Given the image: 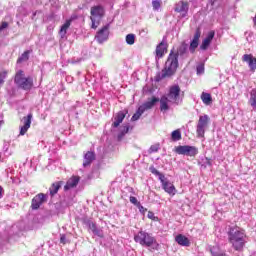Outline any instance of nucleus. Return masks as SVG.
Returning a JSON list of instances; mask_svg holds the SVG:
<instances>
[{
	"mask_svg": "<svg viewBox=\"0 0 256 256\" xmlns=\"http://www.w3.org/2000/svg\"><path fill=\"white\" fill-rule=\"evenodd\" d=\"M63 185V181L54 182L51 187L49 188L50 195L53 197L54 195H57L59 192V189H61V186Z\"/></svg>",
	"mask_w": 256,
	"mask_h": 256,
	"instance_id": "25",
	"label": "nucleus"
},
{
	"mask_svg": "<svg viewBox=\"0 0 256 256\" xmlns=\"http://www.w3.org/2000/svg\"><path fill=\"white\" fill-rule=\"evenodd\" d=\"M69 27H71V20H67L61 27L60 29V35L61 37H65V35H67V29H69Z\"/></svg>",
	"mask_w": 256,
	"mask_h": 256,
	"instance_id": "27",
	"label": "nucleus"
},
{
	"mask_svg": "<svg viewBox=\"0 0 256 256\" xmlns=\"http://www.w3.org/2000/svg\"><path fill=\"white\" fill-rule=\"evenodd\" d=\"M179 67V59H177V54L170 52L167 61L165 63L164 68L161 72H159L156 77L155 81L159 82L162 79H167V77H173L175 73H177V69Z\"/></svg>",
	"mask_w": 256,
	"mask_h": 256,
	"instance_id": "2",
	"label": "nucleus"
},
{
	"mask_svg": "<svg viewBox=\"0 0 256 256\" xmlns=\"http://www.w3.org/2000/svg\"><path fill=\"white\" fill-rule=\"evenodd\" d=\"M155 214L153 212H148V219H153Z\"/></svg>",
	"mask_w": 256,
	"mask_h": 256,
	"instance_id": "46",
	"label": "nucleus"
},
{
	"mask_svg": "<svg viewBox=\"0 0 256 256\" xmlns=\"http://www.w3.org/2000/svg\"><path fill=\"white\" fill-rule=\"evenodd\" d=\"M199 39H201V29L197 28L189 46L190 53H195V49L199 47Z\"/></svg>",
	"mask_w": 256,
	"mask_h": 256,
	"instance_id": "14",
	"label": "nucleus"
},
{
	"mask_svg": "<svg viewBox=\"0 0 256 256\" xmlns=\"http://www.w3.org/2000/svg\"><path fill=\"white\" fill-rule=\"evenodd\" d=\"M174 11L180 13L182 17H187V13H189V2L183 0L179 1L176 3Z\"/></svg>",
	"mask_w": 256,
	"mask_h": 256,
	"instance_id": "11",
	"label": "nucleus"
},
{
	"mask_svg": "<svg viewBox=\"0 0 256 256\" xmlns=\"http://www.w3.org/2000/svg\"><path fill=\"white\" fill-rule=\"evenodd\" d=\"M153 175H157V177L159 178V181H161V177H165V175H163V173L159 172V170L153 168L152 171Z\"/></svg>",
	"mask_w": 256,
	"mask_h": 256,
	"instance_id": "38",
	"label": "nucleus"
},
{
	"mask_svg": "<svg viewBox=\"0 0 256 256\" xmlns=\"http://www.w3.org/2000/svg\"><path fill=\"white\" fill-rule=\"evenodd\" d=\"M155 103H159V98L152 97L151 100H148L140 106V111L146 112L149 111V109H153V107H155Z\"/></svg>",
	"mask_w": 256,
	"mask_h": 256,
	"instance_id": "18",
	"label": "nucleus"
},
{
	"mask_svg": "<svg viewBox=\"0 0 256 256\" xmlns=\"http://www.w3.org/2000/svg\"><path fill=\"white\" fill-rule=\"evenodd\" d=\"M3 198V187L0 186V199Z\"/></svg>",
	"mask_w": 256,
	"mask_h": 256,
	"instance_id": "47",
	"label": "nucleus"
},
{
	"mask_svg": "<svg viewBox=\"0 0 256 256\" xmlns=\"http://www.w3.org/2000/svg\"><path fill=\"white\" fill-rule=\"evenodd\" d=\"M134 241L139 243V245H142V247H151L155 251L159 249V243H157L155 237L145 231L138 232L134 236Z\"/></svg>",
	"mask_w": 256,
	"mask_h": 256,
	"instance_id": "4",
	"label": "nucleus"
},
{
	"mask_svg": "<svg viewBox=\"0 0 256 256\" xmlns=\"http://www.w3.org/2000/svg\"><path fill=\"white\" fill-rule=\"evenodd\" d=\"M95 41L103 45L109 39V24L103 26L95 35Z\"/></svg>",
	"mask_w": 256,
	"mask_h": 256,
	"instance_id": "9",
	"label": "nucleus"
},
{
	"mask_svg": "<svg viewBox=\"0 0 256 256\" xmlns=\"http://www.w3.org/2000/svg\"><path fill=\"white\" fill-rule=\"evenodd\" d=\"M167 42H165V39L157 45L156 47V59H162V57L167 53Z\"/></svg>",
	"mask_w": 256,
	"mask_h": 256,
	"instance_id": "15",
	"label": "nucleus"
},
{
	"mask_svg": "<svg viewBox=\"0 0 256 256\" xmlns=\"http://www.w3.org/2000/svg\"><path fill=\"white\" fill-rule=\"evenodd\" d=\"M209 123H211V118L209 117V115L204 114L202 116H199V120L196 126V133L198 137H205V131H207Z\"/></svg>",
	"mask_w": 256,
	"mask_h": 256,
	"instance_id": "7",
	"label": "nucleus"
},
{
	"mask_svg": "<svg viewBox=\"0 0 256 256\" xmlns=\"http://www.w3.org/2000/svg\"><path fill=\"white\" fill-rule=\"evenodd\" d=\"M60 243H62L63 245H65L67 243V238L65 237V235H61Z\"/></svg>",
	"mask_w": 256,
	"mask_h": 256,
	"instance_id": "43",
	"label": "nucleus"
},
{
	"mask_svg": "<svg viewBox=\"0 0 256 256\" xmlns=\"http://www.w3.org/2000/svg\"><path fill=\"white\" fill-rule=\"evenodd\" d=\"M126 133H129V126L124 127V130L118 135L119 139H121V137H123V135Z\"/></svg>",
	"mask_w": 256,
	"mask_h": 256,
	"instance_id": "41",
	"label": "nucleus"
},
{
	"mask_svg": "<svg viewBox=\"0 0 256 256\" xmlns=\"http://www.w3.org/2000/svg\"><path fill=\"white\" fill-rule=\"evenodd\" d=\"M171 140L172 141H181V130L180 129L174 130L171 133Z\"/></svg>",
	"mask_w": 256,
	"mask_h": 256,
	"instance_id": "29",
	"label": "nucleus"
},
{
	"mask_svg": "<svg viewBox=\"0 0 256 256\" xmlns=\"http://www.w3.org/2000/svg\"><path fill=\"white\" fill-rule=\"evenodd\" d=\"M215 37V31L208 32L206 38V41H209L210 43L213 41V38Z\"/></svg>",
	"mask_w": 256,
	"mask_h": 256,
	"instance_id": "37",
	"label": "nucleus"
},
{
	"mask_svg": "<svg viewBox=\"0 0 256 256\" xmlns=\"http://www.w3.org/2000/svg\"><path fill=\"white\" fill-rule=\"evenodd\" d=\"M160 147H159V144H154L152 145L149 150H148V153H157V151H159Z\"/></svg>",
	"mask_w": 256,
	"mask_h": 256,
	"instance_id": "36",
	"label": "nucleus"
},
{
	"mask_svg": "<svg viewBox=\"0 0 256 256\" xmlns=\"http://www.w3.org/2000/svg\"><path fill=\"white\" fill-rule=\"evenodd\" d=\"M126 43L127 45H135V34H127Z\"/></svg>",
	"mask_w": 256,
	"mask_h": 256,
	"instance_id": "32",
	"label": "nucleus"
},
{
	"mask_svg": "<svg viewBox=\"0 0 256 256\" xmlns=\"http://www.w3.org/2000/svg\"><path fill=\"white\" fill-rule=\"evenodd\" d=\"M152 7L154 11H159V9H161V0H153Z\"/></svg>",
	"mask_w": 256,
	"mask_h": 256,
	"instance_id": "34",
	"label": "nucleus"
},
{
	"mask_svg": "<svg viewBox=\"0 0 256 256\" xmlns=\"http://www.w3.org/2000/svg\"><path fill=\"white\" fill-rule=\"evenodd\" d=\"M242 60L245 63H248V67H250L251 71H255L256 70V58L253 57V55L251 54H244L242 57Z\"/></svg>",
	"mask_w": 256,
	"mask_h": 256,
	"instance_id": "17",
	"label": "nucleus"
},
{
	"mask_svg": "<svg viewBox=\"0 0 256 256\" xmlns=\"http://www.w3.org/2000/svg\"><path fill=\"white\" fill-rule=\"evenodd\" d=\"M174 151L177 155H186V157H195V155L199 153V149H197V147L189 145L176 146Z\"/></svg>",
	"mask_w": 256,
	"mask_h": 256,
	"instance_id": "8",
	"label": "nucleus"
},
{
	"mask_svg": "<svg viewBox=\"0 0 256 256\" xmlns=\"http://www.w3.org/2000/svg\"><path fill=\"white\" fill-rule=\"evenodd\" d=\"M197 75H203L205 73V66L203 64H199L196 68Z\"/></svg>",
	"mask_w": 256,
	"mask_h": 256,
	"instance_id": "35",
	"label": "nucleus"
},
{
	"mask_svg": "<svg viewBox=\"0 0 256 256\" xmlns=\"http://www.w3.org/2000/svg\"><path fill=\"white\" fill-rule=\"evenodd\" d=\"M6 78H7V72H1L0 73V85H3L5 83Z\"/></svg>",
	"mask_w": 256,
	"mask_h": 256,
	"instance_id": "39",
	"label": "nucleus"
},
{
	"mask_svg": "<svg viewBox=\"0 0 256 256\" xmlns=\"http://www.w3.org/2000/svg\"><path fill=\"white\" fill-rule=\"evenodd\" d=\"M228 240L235 251H243V247H245V243H247L245 230L237 226L231 227L228 231Z\"/></svg>",
	"mask_w": 256,
	"mask_h": 256,
	"instance_id": "3",
	"label": "nucleus"
},
{
	"mask_svg": "<svg viewBox=\"0 0 256 256\" xmlns=\"http://www.w3.org/2000/svg\"><path fill=\"white\" fill-rule=\"evenodd\" d=\"M209 45H211V42L209 40H207V39H204L202 41L200 49H202V51H207V49H209Z\"/></svg>",
	"mask_w": 256,
	"mask_h": 256,
	"instance_id": "33",
	"label": "nucleus"
},
{
	"mask_svg": "<svg viewBox=\"0 0 256 256\" xmlns=\"http://www.w3.org/2000/svg\"><path fill=\"white\" fill-rule=\"evenodd\" d=\"M249 103L253 109H256V89H253L250 93Z\"/></svg>",
	"mask_w": 256,
	"mask_h": 256,
	"instance_id": "28",
	"label": "nucleus"
},
{
	"mask_svg": "<svg viewBox=\"0 0 256 256\" xmlns=\"http://www.w3.org/2000/svg\"><path fill=\"white\" fill-rule=\"evenodd\" d=\"M188 49H189V45H187V43L183 42L179 46L177 53H174V55H177V59H179V56L180 57H188V55H189Z\"/></svg>",
	"mask_w": 256,
	"mask_h": 256,
	"instance_id": "19",
	"label": "nucleus"
},
{
	"mask_svg": "<svg viewBox=\"0 0 256 256\" xmlns=\"http://www.w3.org/2000/svg\"><path fill=\"white\" fill-rule=\"evenodd\" d=\"M33 119V114L29 113L27 116L23 117L22 123L23 125L20 127V135H25L27 131L31 128V121Z\"/></svg>",
	"mask_w": 256,
	"mask_h": 256,
	"instance_id": "12",
	"label": "nucleus"
},
{
	"mask_svg": "<svg viewBox=\"0 0 256 256\" xmlns=\"http://www.w3.org/2000/svg\"><path fill=\"white\" fill-rule=\"evenodd\" d=\"M79 181V176H72L70 179L67 180L66 185L64 186V191L75 189V187L79 185Z\"/></svg>",
	"mask_w": 256,
	"mask_h": 256,
	"instance_id": "16",
	"label": "nucleus"
},
{
	"mask_svg": "<svg viewBox=\"0 0 256 256\" xmlns=\"http://www.w3.org/2000/svg\"><path fill=\"white\" fill-rule=\"evenodd\" d=\"M200 99L202 103H204V105H207V106L213 103V97H211V95L207 92H202Z\"/></svg>",
	"mask_w": 256,
	"mask_h": 256,
	"instance_id": "26",
	"label": "nucleus"
},
{
	"mask_svg": "<svg viewBox=\"0 0 256 256\" xmlns=\"http://www.w3.org/2000/svg\"><path fill=\"white\" fill-rule=\"evenodd\" d=\"M254 24L256 25V16L254 17Z\"/></svg>",
	"mask_w": 256,
	"mask_h": 256,
	"instance_id": "48",
	"label": "nucleus"
},
{
	"mask_svg": "<svg viewBox=\"0 0 256 256\" xmlns=\"http://www.w3.org/2000/svg\"><path fill=\"white\" fill-rule=\"evenodd\" d=\"M137 207H138L140 213H145V211H147V209H145V207H143L141 204Z\"/></svg>",
	"mask_w": 256,
	"mask_h": 256,
	"instance_id": "44",
	"label": "nucleus"
},
{
	"mask_svg": "<svg viewBox=\"0 0 256 256\" xmlns=\"http://www.w3.org/2000/svg\"><path fill=\"white\" fill-rule=\"evenodd\" d=\"M1 125H3V121H0V127H1Z\"/></svg>",
	"mask_w": 256,
	"mask_h": 256,
	"instance_id": "49",
	"label": "nucleus"
},
{
	"mask_svg": "<svg viewBox=\"0 0 256 256\" xmlns=\"http://www.w3.org/2000/svg\"><path fill=\"white\" fill-rule=\"evenodd\" d=\"M209 249L212 256H228L218 245L210 246Z\"/></svg>",
	"mask_w": 256,
	"mask_h": 256,
	"instance_id": "23",
	"label": "nucleus"
},
{
	"mask_svg": "<svg viewBox=\"0 0 256 256\" xmlns=\"http://www.w3.org/2000/svg\"><path fill=\"white\" fill-rule=\"evenodd\" d=\"M87 225L94 235H96L97 237H103V232L99 230V228H97V224L92 221H88Z\"/></svg>",
	"mask_w": 256,
	"mask_h": 256,
	"instance_id": "21",
	"label": "nucleus"
},
{
	"mask_svg": "<svg viewBox=\"0 0 256 256\" xmlns=\"http://www.w3.org/2000/svg\"><path fill=\"white\" fill-rule=\"evenodd\" d=\"M14 83L18 89H23V91H31V89H33V78L30 76L26 77L23 70L16 72Z\"/></svg>",
	"mask_w": 256,
	"mask_h": 256,
	"instance_id": "5",
	"label": "nucleus"
},
{
	"mask_svg": "<svg viewBox=\"0 0 256 256\" xmlns=\"http://www.w3.org/2000/svg\"><path fill=\"white\" fill-rule=\"evenodd\" d=\"M95 161V153L87 152L84 156L83 167H89Z\"/></svg>",
	"mask_w": 256,
	"mask_h": 256,
	"instance_id": "22",
	"label": "nucleus"
},
{
	"mask_svg": "<svg viewBox=\"0 0 256 256\" xmlns=\"http://www.w3.org/2000/svg\"><path fill=\"white\" fill-rule=\"evenodd\" d=\"M160 182L162 185V189H164V191L168 193V195H175V193H177L175 185H173V183H171L165 176H161Z\"/></svg>",
	"mask_w": 256,
	"mask_h": 256,
	"instance_id": "10",
	"label": "nucleus"
},
{
	"mask_svg": "<svg viewBox=\"0 0 256 256\" xmlns=\"http://www.w3.org/2000/svg\"><path fill=\"white\" fill-rule=\"evenodd\" d=\"M7 27H9V23L2 22V24L0 25V33L3 31V29H7Z\"/></svg>",
	"mask_w": 256,
	"mask_h": 256,
	"instance_id": "42",
	"label": "nucleus"
},
{
	"mask_svg": "<svg viewBox=\"0 0 256 256\" xmlns=\"http://www.w3.org/2000/svg\"><path fill=\"white\" fill-rule=\"evenodd\" d=\"M185 93L181 91L179 85H172L166 95L160 98V111H169L170 105H181Z\"/></svg>",
	"mask_w": 256,
	"mask_h": 256,
	"instance_id": "1",
	"label": "nucleus"
},
{
	"mask_svg": "<svg viewBox=\"0 0 256 256\" xmlns=\"http://www.w3.org/2000/svg\"><path fill=\"white\" fill-rule=\"evenodd\" d=\"M123 119H125V112L120 111L117 113L116 117L114 118V122L112 124V127H119V125H121V123H123Z\"/></svg>",
	"mask_w": 256,
	"mask_h": 256,
	"instance_id": "24",
	"label": "nucleus"
},
{
	"mask_svg": "<svg viewBox=\"0 0 256 256\" xmlns=\"http://www.w3.org/2000/svg\"><path fill=\"white\" fill-rule=\"evenodd\" d=\"M144 113L145 112L139 107L136 113L132 116L131 121H139V119H141V115Z\"/></svg>",
	"mask_w": 256,
	"mask_h": 256,
	"instance_id": "31",
	"label": "nucleus"
},
{
	"mask_svg": "<svg viewBox=\"0 0 256 256\" xmlns=\"http://www.w3.org/2000/svg\"><path fill=\"white\" fill-rule=\"evenodd\" d=\"M29 55H31V50H26L21 57L18 58L17 63H23V61L29 60Z\"/></svg>",
	"mask_w": 256,
	"mask_h": 256,
	"instance_id": "30",
	"label": "nucleus"
},
{
	"mask_svg": "<svg viewBox=\"0 0 256 256\" xmlns=\"http://www.w3.org/2000/svg\"><path fill=\"white\" fill-rule=\"evenodd\" d=\"M90 15V19L92 21L91 28L97 29L101 24V19L105 16V8L102 5L93 6L91 7Z\"/></svg>",
	"mask_w": 256,
	"mask_h": 256,
	"instance_id": "6",
	"label": "nucleus"
},
{
	"mask_svg": "<svg viewBox=\"0 0 256 256\" xmlns=\"http://www.w3.org/2000/svg\"><path fill=\"white\" fill-rule=\"evenodd\" d=\"M204 163L205 165H208L209 167H211V159L206 158Z\"/></svg>",
	"mask_w": 256,
	"mask_h": 256,
	"instance_id": "45",
	"label": "nucleus"
},
{
	"mask_svg": "<svg viewBox=\"0 0 256 256\" xmlns=\"http://www.w3.org/2000/svg\"><path fill=\"white\" fill-rule=\"evenodd\" d=\"M175 241L176 243H178V245H181L182 247H189V245H191V241H189V238H187L183 234L177 235L175 237Z\"/></svg>",
	"mask_w": 256,
	"mask_h": 256,
	"instance_id": "20",
	"label": "nucleus"
},
{
	"mask_svg": "<svg viewBox=\"0 0 256 256\" xmlns=\"http://www.w3.org/2000/svg\"><path fill=\"white\" fill-rule=\"evenodd\" d=\"M130 203H132V205H136L139 206L141 202H139V200H137V198L135 196H130Z\"/></svg>",
	"mask_w": 256,
	"mask_h": 256,
	"instance_id": "40",
	"label": "nucleus"
},
{
	"mask_svg": "<svg viewBox=\"0 0 256 256\" xmlns=\"http://www.w3.org/2000/svg\"><path fill=\"white\" fill-rule=\"evenodd\" d=\"M47 201V195L43 193H39L32 199L31 207L33 210L39 209L41 207L42 203H45Z\"/></svg>",
	"mask_w": 256,
	"mask_h": 256,
	"instance_id": "13",
	"label": "nucleus"
}]
</instances>
